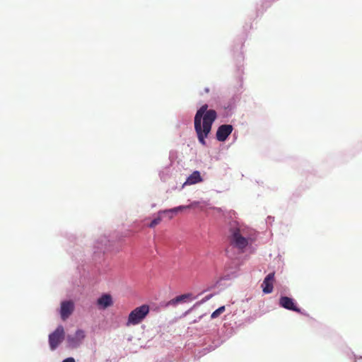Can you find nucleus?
I'll return each mask as SVG.
<instances>
[{
  "label": "nucleus",
  "instance_id": "obj_1",
  "mask_svg": "<svg viewBox=\"0 0 362 362\" xmlns=\"http://www.w3.org/2000/svg\"><path fill=\"white\" fill-rule=\"evenodd\" d=\"M208 105H203L196 112L194 116V130L198 140L203 146L206 145L205 139L209 134L212 124L217 117L214 110H207Z\"/></svg>",
  "mask_w": 362,
  "mask_h": 362
},
{
  "label": "nucleus",
  "instance_id": "obj_2",
  "mask_svg": "<svg viewBox=\"0 0 362 362\" xmlns=\"http://www.w3.org/2000/svg\"><path fill=\"white\" fill-rule=\"evenodd\" d=\"M230 234L231 245L242 251L254 240V230L245 226H238L232 228Z\"/></svg>",
  "mask_w": 362,
  "mask_h": 362
},
{
  "label": "nucleus",
  "instance_id": "obj_3",
  "mask_svg": "<svg viewBox=\"0 0 362 362\" xmlns=\"http://www.w3.org/2000/svg\"><path fill=\"white\" fill-rule=\"evenodd\" d=\"M149 311L150 308L146 304L136 308L129 314L127 326L139 325L148 315Z\"/></svg>",
  "mask_w": 362,
  "mask_h": 362
},
{
  "label": "nucleus",
  "instance_id": "obj_4",
  "mask_svg": "<svg viewBox=\"0 0 362 362\" xmlns=\"http://www.w3.org/2000/svg\"><path fill=\"white\" fill-rule=\"evenodd\" d=\"M64 339V329L63 326L59 325L49 335V344L50 349L54 350Z\"/></svg>",
  "mask_w": 362,
  "mask_h": 362
},
{
  "label": "nucleus",
  "instance_id": "obj_5",
  "mask_svg": "<svg viewBox=\"0 0 362 362\" xmlns=\"http://www.w3.org/2000/svg\"><path fill=\"white\" fill-rule=\"evenodd\" d=\"M86 334L83 330L78 329L74 336L68 335L66 337V341L69 344V346L71 348H76L80 345L82 341L85 339Z\"/></svg>",
  "mask_w": 362,
  "mask_h": 362
},
{
  "label": "nucleus",
  "instance_id": "obj_6",
  "mask_svg": "<svg viewBox=\"0 0 362 362\" xmlns=\"http://www.w3.org/2000/svg\"><path fill=\"white\" fill-rule=\"evenodd\" d=\"M74 304L71 300H65L61 303L60 315L63 320H66L74 312Z\"/></svg>",
  "mask_w": 362,
  "mask_h": 362
},
{
  "label": "nucleus",
  "instance_id": "obj_7",
  "mask_svg": "<svg viewBox=\"0 0 362 362\" xmlns=\"http://www.w3.org/2000/svg\"><path fill=\"white\" fill-rule=\"evenodd\" d=\"M233 126L230 124L221 125L216 132V139L219 141H224L233 131Z\"/></svg>",
  "mask_w": 362,
  "mask_h": 362
},
{
  "label": "nucleus",
  "instance_id": "obj_8",
  "mask_svg": "<svg viewBox=\"0 0 362 362\" xmlns=\"http://www.w3.org/2000/svg\"><path fill=\"white\" fill-rule=\"evenodd\" d=\"M279 305L281 307L293 310L297 313H300V309L298 308L296 305L294 303L293 299L287 297V296H282L279 299Z\"/></svg>",
  "mask_w": 362,
  "mask_h": 362
},
{
  "label": "nucleus",
  "instance_id": "obj_9",
  "mask_svg": "<svg viewBox=\"0 0 362 362\" xmlns=\"http://www.w3.org/2000/svg\"><path fill=\"white\" fill-rule=\"evenodd\" d=\"M274 281V272L269 273L264 279L262 284V291L264 293H271L273 291Z\"/></svg>",
  "mask_w": 362,
  "mask_h": 362
},
{
  "label": "nucleus",
  "instance_id": "obj_10",
  "mask_svg": "<svg viewBox=\"0 0 362 362\" xmlns=\"http://www.w3.org/2000/svg\"><path fill=\"white\" fill-rule=\"evenodd\" d=\"M113 301L110 294L102 295L97 300V305L100 309H106L112 305Z\"/></svg>",
  "mask_w": 362,
  "mask_h": 362
},
{
  "label": "nucleus",
  "instance_id": "obj_11",
  "mask_svg": "<svg viewBox=\"0 0 362 362\" xmlns=\"http://www.w3.org/2000/svg\"><path fill=\"white\" fill-rule=\"evenodd\" d=\"M202 181V177L199 171H194L187 179L186 183L194 185Z\"/></svg>",
  "mask_w": 362,
  "mask_h": 362
},
{
  "label": "nucleus",
  "instance_id": "obj_12",
  "mask_svg": "<svg viewBox=\"0 0 362 362\" xmlns=\"http://www.w3.org/2000/svg\"><path fill=\"white\" fill-rule=\"evenodd\" d=\"M192 205H188V206H177V207H175V208H173V209L164 210L162 212L163 213H169V212L177 213L178 211H180L183 210L184 209L190 208V207H192Z\"/></svg>",
  "mask_w": 362,
  "mask_h": 362
},
{
  "label": "nucleus",
  "instance_id": "obj_13",
  "mask_svg": "<svg viewBox=\"0 0 362 362\" xmlns=\"http://www.w3.org/2000/svg\"><path fill=\"white\" fill-rule=\"evenodd\" d=\"M225 306H221L220 308H218L212 313L211 317L212 319L218 317L221 314H222L225 311Z\"/></svg>",
  "mask_w": 362,
  "mask_h": 362
},
{
  "label": "nucleus",
  "instance_id": "obj_14",
  "mask_svg": "<svg viewBox=\"0 0 362 362\" xmlns=\"http://www.w3.org/2000/svg\"><path fill=\"white\" fill-rule=\"evenodd\" d=\"M192 296L190 293L182 294L176 297V300L178 303L185 302L187 299H189Z\"/></svg>",
  "mask_w": 362,
  "mask_h": 362
},
{
  "label": "nucleus",
  "instance_id": "obj_15",
  "mask_svg": "<svg viewBox=\"0 0 362 362\" xmlns=\"http://www.w3.org/2000/svg\"><path fill=\"white\" fill-rule=\"evenodd\" d=\"M161 222V218L160 216H158L157 218H154L148 225V227L150 228H154L157 225H158Z\"/></svg>",
  "mask_w": 362,
  "mask_h": 362
},
{
  "label": "nucleus",
  "instance_id": "obj_16",
  "mask_svg": "<svg viewBox=\"0 0 362 362\" xmlns=\"http://www.w3.org/2000/svg\"><path fill=\"white\" fill-rule=\"evenodd\" d=\"M179 303L178 301L176 300V297L175 298H173L171 299L170 300H169L167 303L168 305H173V306H175L176 305H177Z\"/></svg>",
  "mask_w": 362,
  "mask_h": 362
},
{
  "label": "nucleus",
  "instance_id": "obj_17",
  "mask_svg": "<svg viewBox=\"0 0 362 362\" xmlns=\"http://www.w3.org/2000/svg\"><path fill=\"white\" fill-rule=\"evenodd\" d=\"M62 362H75V360L73 358H67Z\"/></svg>",
  "mask_w": 362,
  "mask_h": 362
}]
</instances>
